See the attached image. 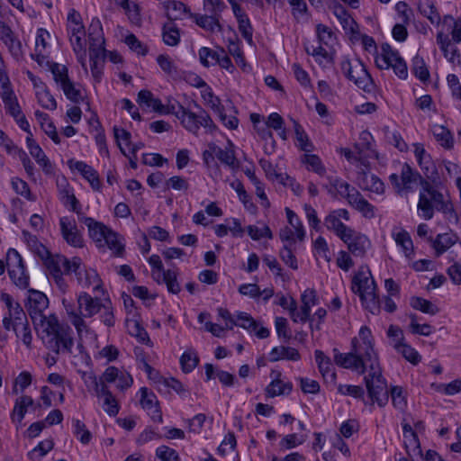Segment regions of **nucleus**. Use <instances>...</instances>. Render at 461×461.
Listing matches in <instances>:
<instances>
[{
  "instance_id": "nucleus-1",
  "label": "nucleus",
  "mask_w": 461,
  "mask_h": 461,
  "mask_svg": "<svg viewBox=\"0 0 461 461\" xmlns=\"http://www.w3.org/2000/svg\"><path fill=\"white\" fill-rule=\"evenodd\" d=\"M389 180L398 194L413 192L415 185L418 184L421 185L417 209L420 212V216L424 220H431L435 210L442 212L449 221L457 220L453 203L449 200H446L440 191L428 180L424 179L408 163H404L402 166L400 176L395 173L391 174Z\"/></svg>"
},
{
  "instance_id": "nucleus-2",
  "label": "nucleus",
  "mask_w": 461,
  "mask_h": 461,
  "mask_svg": "<svg viewBox=\"0 0 461 461\" xmlns=\"http://www.w3.org/2000/svg\"><path fill=\"white\" fill-rule=\"evenodd\" d=\"M40 330L44 334L42 339L50 350L58 355L73 353V330L69 326L60 324L55 314H50L47 324Z\"/></svg>"
},
{
  "instance_id": "nucleus-3",
  "label": "nucleus",
  "mask_w": 461,
  "mask_h": 461,
  "mask_svg": "<svg viewBox=\"0 0 461 461\" xmlns=\"http://www.w3.org/2000/svg\"><path fill=\"white\" fill-rule=\"evenodd\" d=\"M369 373L364 377L368 396L380 407L386 405L389 400L386 380L382 375L379 361H374L367 367Z\"/></svg>"
},
{
  "instance_id": "nucleus-4",
  "label": "nucleus",
  "mask_w": 461,
  "mask_h": 461,
  "mask_svg": "<svg viewBox=\"0 0 461 461\" xmlns=\"http://www.w3.org/2000/svg\"><path fill=\"white\" fill-rule=\"evenodd\" d=\"M340 68L344 76L348 80L354 82L357 87L368 93L373 90V79L360 59L351 61L348 59H345L341 61Z\"/></svg>"
},
{
  "instance_id": "nucleus-5",
  "label": "nucleus",
  "mask_w": 461,
  "mask_h": 461,
  "mask_svg": "<svg viewBox=\"0 0 461 461\" xmlns=\"http://www.w3.org/2000/svg\"><path fill=\"white\" fill-rule=\"evenodd\" d=\"M28 293L25 307L35 329L40 330L50 320V315L44 314L49 307V299L44 293L38 290L30 289Z\"/></svg>"
},
{
  "instance_id": "nucleus-6",
  "label": "nucleus",
  "mask_w": 461,
  "mask_h": 461,
  "mask_svg": "<svg viewBox=\"0 0 461 461\" xmlns=\"http://www.w3.org/2000/svg\"><path fill=\"white\" fill-rule=\"evenodd\" d=\"M194 106L200 110L198 113L185 108L182 110L181 114H177V119L180 120L182 126L194 134L198 133L201 126L208 129L210 132H213L217 127L211 116L196 103H194Z\"/></svg>"
},
{
  "instance_id": "nucleus-7",
  "label": "nucleus",
  "mask_w": 461,
  "mask_h": 461,
  "mask_svg": "<svg viewBox=\"0 0 461 461\" xmlns=\"http://www.w3.org/2000/svg\"><path fill=\"white\" fill-rule=\"evenodd\" d=\"M354 345H351V351L348 353H341L338 348H333V359L336 365L340 367L352 369L363 375L367 370L371 361L367 360L366 356L360 354Z\"/></svg>"
},
{
  "instance_id": "nucleus-8",
  "label": "nucleus",
  "mask_w": 461,
  "mask_h": 461,
  "mask_svg": "<svg viewBox=\"0 0 461 461\" xmlns=\"http://www.w3.org/2000/svg\"><path fill=\"white\" fill-rule=\"evenodd\" d=\"M8 275L14 284L25 289L29 285V276L25 273L22 256L14 249H9L6 255Z\"/></svg>"
},
{
  "instance_id": "nucleus-9",
  "label": "nucleus",
  "mask_w": 461,
  "mask_h": 461,
  "mask_svg": "<svg viewBox=\"0 0 461 461\" xmlns=\"http://www.w3.org/2000/svg\"><path fill=\"white\" fill-rule=\"evenodd\" d=\"M43 261L50 275L61 272V267H63L65 274L73 272L76 276L81 275L80 258L78 257H74L69 260L65 256L50 253Z\"/></svg>"
},
{
  "instance_id": "nucleus-10",
  "label": "nucleus",
  "mask_w": 461,
  "mask_h": 461,
  "mask_svg": "<svg viewBox=\"0 0 461 461\" xmlns=\"http://www.w3.org/2000/svg\"><path fill=\"white\" fill-rule=\"evenodd\" d=\"M356 346V349L360 356H366V359L374 362L378 360V355L374 348V339L370 329L367 326H362L359 330V339L353 338L351 345Z\"/></svg>"
},
{
  "instance_id": "nucleus-11",
  "label": "nucleus",
  "mask_w": 461,
  "mask_h": 461,
  "mask_svg": "<svg viewBox=\"0 0 461 461\" xmlns=\"http://www.w3.org/2000/svg\"><path fill=\"white\" fill-rule=\"evenodd\" d=\"M351 289L354 294L358 295L367 294L368 291H376V284L367 266L360 267L358 271L355 274L352 279Z\"/></svg>"
},
{
  "instance_id": "nucleus-12",
  "label": "nucleus",
  "mask_w": 461,
  "mask_h": 461,
  "mask_svg": "<svg viewBox=\"0 0 461 461\" xmlns=\"http://www.w3.org/2000/svg\"><path fill=\"white\" fill-rule=\"evenodd\" d=\"M340 240L347 244L348 250L355 257H364L371 246V242L366 235L357 232L353 229Z\"/></svg>"
},
{
  "instance_id": "nucleus-13",
  "label": "nucleus",
  "mask_w": 461,
  "mask_h": 461,
  "mask_svg": "<svg viewBox=\"0 0 461 461\" xmlns=\"http://www.w3.org/2000/svg\"><path fill=\"white\" fill-rule=\"evenodd\" d=\"M140 393V402L141 407L147 411L148 415L153 421L162 423V411L156 394L152 391H149L147 387H141Z\"/></svg>"
},
{
  "instance_id": "nucleus-14",
  "label": "nucleus",
  "mask_w": 461,
  "mask_h": 461,
  "mask_svg": "<svg viewBox=\"0 0 461 461\" xmlns=\"http://www.w3.org/2000/svg\"><path fill=\"white\" fill-rule=\"evenodd\" d=\"M0 299L3 303H5V306L8 309L7 313L5 315L3 319V326L6 330H11V325L14 321H23L24 315L26 314L23 311V307L18 302H14L13 297L7 293H2L0 295Z\"/></svg>"
},
{
  "instance_id": "nucleus-15",
  "label": "nucleus",
  "mask_w": 461,
  "mask_h": 461,
  "mask_svg": "<svg viewBox=\"0 0 461 461\" xmlns=\"http://www.w3.org/2000/svg\"><path fill=\"white\" fill-rule=\"evenodd\" d=\"M104 301L98 297H92L89 294L82 292L77 296L78 314L90 318L102 310Z\"/></svg>"
},
{
  "instance_id": "nucleus-16",
  "label": "nucleus",
  "mask_w": 461,
  "mask_h": 461,
  "mask_svg": "<svg viewBox=\"0 0 461 461\" xmlns=\"http://www.w3.org/2000/svg\"><path fill=\"white\" fill-rule=\"evenodd\" d=\"M208 147L212 149L215 157L224 165L228 166L233 171L240 169V163L236 158L235 149L233 143L229 140L228 146L225 149H221L215 143H209Z\"/></svg>"
},
{
  "instance_id": "nucleus-17",
  "label": "nucleus",
  "mask_w": 461,
  "mask_h": 461,
  "mask_svg": "<svg viewBox=\"0 0 461 461\" xmlns=\"http://www.w3.org/2000/svg\"><path fill=\"white\" fill-rule=\"evenodd\" d=\"M59 225L62 237L69 245L77 248L84 246V240L75 222H71L67 217H62L59 220Z\"/></svg>"
},
{
  "instance_id": "nucleus-18",
  "label": "nucleus",
  "mask_w": 461,
  "mask_h": 461,
  "mask_svg": "<svg viewBox=\"0 0 461 461\" xmlns=\"http://www.w3.org/2000/svg\"><path fill=\"white\" fill-rule=\"evenodd\" d=\"M437 43L439 45L444 57L452 64L461 65V55L457 47L451 42L448 35L439 32L437 34Z\"/></svg>"
},
{
  "instance_id": "nucleus-19",
  "label": "nucleus",
  "mask_w": 461,
  "mask_h": 461,
  "mask_svg": "<svg viewBox=\"0 0 461 461\" xmlns=\"http://www.w3.org/2000/svg\"><path fill=\"white\" fill-rule=\"evenodd\" d=\"M78 221L86 225L90 238L95 241L96 246L99 247L110 228L91 217L86 216L85 214L80 216Z\"/></svg>"
},
{
  "instance_id": "nucleus-20",
  "label": "nucleus",
  "mask_w": 461,
  "mask_h": 461,
  "mask_svg": "<svg viewBox=\"0 0 461 461\" xmlns=\"http://www.w3.org/2000/svg\"><path fill=\"white\" fill-rule=\"evenodd\" d=\"M358 186L366 191L383 194L384 193V182L375 175L369 172L361 171L357 175Z\"/></svg>"
},
{
  "instance_id": "nucleus-21",
  "label": "nucleus",
  "mask_w": 461,
  "mask_h": 461,
  "mask_svg": "<svg viewBox=\"0 0 461 461\" xmlns=\"http://www.w3.org/2000/svg\"><path fill=\"white\" fill-rule=\"evenodd\" d=\"M70 167L77 170L82 176L87 180L94 190L98 191L101 187L98 172L84 161H69Z\"/></svg>"
},
{
  "instance_id": "nucleus-22",
  "label": "nucleus",
  "mask_w": 461,
  "mask_h": 461,
  "mask_svg": "<svg viewBox=\"0 0 461 461\" xmlns=\"http://www.w3.org/2000/svg\"><path fill=\"white\" fill-rule=\"evenodd\" d=\"M0 39L8 48L14 56H19L22 53V44L15 37L14 32L5 22L0 21Z\"/></svg>"
},
{
  "instance_id": "nucleus-23",
  "label": "nucleus",
  "mask_w": 461,
  "mask_h": 461,
  "mask_svg": "<svg viewBox=\"0 0 461 461\" xmlns=\"http://www.w3.org/2000/svg\"><path fill=\"white\" fill-rule=\"evenodd\" d=\"M59 200L65 206H69L70 210L77 214L78 219L84 213L81 212V204L73 193V189L64 181V185L58 184Z\"/></svg>"
},
{
  "instance_id": "nucleus-24",
  "label": "nucleus",
  "mask_w": 461,
  "mask_h": 461,
  "mask_svg": "<svg viewBox=\"0 0 461 461\" xmlns=\"http://www.w3.org/2000/svg\"><path fill=\"white\" fill-rule=\"evenodd\" d=\"M275 375V378L265 389L266 395L272 398L283 394H289L293 390V384L291 382H283L279 378L281 376L279 371H272L271 375Z\"/></svg>"
},
{
  "instance_id": "nucleus-25",
  "label": "nucleus",
  "mask_w": 461,
  "mask_h": 461,
  "mask_svg": "<svg viewBox=\"0 0 461 461\" xmlns=\"http://www.w3.org/2000/svg\"><path fill=\"white\" fill-rule=\"evenodd\" d=\"M167 10V16L170 21L181 20L185 17L194 16L190 8L180 1H167L164 3Z\"/></svg>"
},
{
  "instance_id": "nucleus-26",
  "label": "nucleus",
  "mask_w": 461,
  "mask_h": 461,
  "mask_svg": "<svg viewBox=\"0 0 461 461\" xmlns=\"http://www.w3.org/2000/svg\"><path fill=\"white\" fill-rule=\"evenodd\" d=\"M80 270L81 275L76 276L77 282L84 287L94 286V291H99L102 288V280L93 268L86 269L82 266V260L80 259Z\"/></svg>"
},
{
  "instance_id": "nucleus-27",
  "label": "nucleus",
  "mask_w": 461,
  "mask_h": 461,
  "mask_svg": "<svg viewBox=\"0 0 461 461\" xmlns=\"http://www.w3.org/2000/svg\"><path fill=\"white\" fill-rule=\"evenodd\" d=\"M457 236L453 232L440 233L434 240L430 239L435 254L439 257L457 241Z\"/></svg>"
},
{
  "instance_id": "nucleus-28",
  "label": "nucleus",
  "mask_w": 461,
  "mask_h": 461,
  "mask_svg": "<svg viewBox=\"0 0 461 461\" xmlns=\"http://www.w3.org/2000/svg\"><path fill=\"white\" fill-rule=\"evenodd\" d=\"M95 395L103 399V408L104 411L109 416H116L120 411L119 403L116 398L113 395L112 392L108 389L107 385L103 386L100 390L95 393Z\"/></svg>"
},
{
  "instance_id": "nucleus-29",
  "label": "nucleus",
  "mask_w": 461,
  "mask_h": 461,
  "mask_svg": "<svg viewBox=\"0 0 461 461\" xmlns=\"http://www.w3.org/2000/svg\"><path fill=\"white\" fill-rule=\"evenodd\" d=\"M315 360L318 365L319 371L324 379L330 378V382H335L336 373L333 370L331 360L321 350H315Z\"/></svg>"
},
{
  "instance_id": "nucleus-30",
  "label": "nucleus",
  "mask_w": 461,
  "mask_h": 461,
  "mask_svg": "<svg viewBox=\"0 0 461 461\" xmlns=\"http://www.w3.org/2000/svg\"><path fill=\"white\" fill-rule=\"evenodd\" d=\"M11 330L14 331L16 337L20 338L28 348H31L32 335L26 314L24 318H23V321H14L11 325Z\"/></svg>"
},
{
  "instance_id": "nucleus-31",
  "label": "nucleus",
  "mask_w": 461,
  "mask_h": 461,
  "mask_svg": "<svg viewBox=\"0 0 461 461\" xmlns=\"http://www.w3.org/2000/svg\"><path fill=\"white\" fill-rule=\"evenodd\" d=\"M269 357L271 362H276L281 359L298 361L301 358V355L296 348L285 346L273 348L269 353Z\"/></svg>"
},
{
  "instance_id": "nucleus-32",
  "label": "nucleus",
  "mask_w": 461,
  "mask_h": 461,
  "mask_svg": "<svg viewBox=\"0 0 461 461\" xmlns=\"http://www.w3.org/2000/svg\"><path fill=\"white\" fill-rule=\"evenodd\" d=\"M334 15L338 18L340 24L345 31H348L352 34L358 32V25L356 21L351 17L348 12L341 5H337L334 7Z\"/></svg>"
},
{
  "instance_id": "nucleus-33",
  "label": "nucleus",
  "mask_w": 461,
  "mask_h": 461,
  "mask_svg": "<svg viewBox=\"0 0 461 461\" xmlns=\"http://www.w3.org/2000/svg\"><path fill=\"white\" fill-rule=\"evenodd\" d=\"M137 103L140 106L152 108V110L161 114V110L164 109V104L158 98H155L154 95L149 90H140L138 94Z\"/></svg>"
},
{
  "instance_id": "nucleus-34",
  "label": "nucleus",
  "mask_w": 461,
  "mask_h": 461,
  "mask_svg": "<svg viewBox=\"0 0 461 461\" xmlns=\"http://www.w3.org/2000/svg\"><path fill=\"white\" fill-rule=\"evenodd\" d=\"M324 225L328 230H333L335 234L339 238L343 239L348 232H351V228L345 225L340 220L330 212L324 219Z\"/></svg>"
},
{
  "instance_id": "nucleus-35",
  "label": "nucleus",
  "mask_w": 461,
  "mask_h": 461,
  "mask_svg": "<svg viewBox=\"0 0 461 461\" xmlns=\"http://www.w3.org/2000/svg\"><path fill=\"white\" fill-rule=\"evenodd\" d=\"M33 399L29 395H23L16 399L14 407L11 415L12 420H17L19 423L23 420L27 408L33 404Z\"/></svg>"
},
{
  "instance_id": "nucleus-36",
  "label": "nucleus",
  "mask_w": 461,
  "mask_h": 461,
  "mask_svg": "<svg viewBox=\"0 0 461 461\" xmlns=\"http://www.w3.org/2000/svg\"><path fill=\"white\" fill-rule=\"evenodd\" d=\"M107 247L109 249L113 250L115 256H122L124 251V245L119 240L118 234L109 230L108 232H106V235L104 239L103 240V242L101 245H99L98 248H105Z\"/></svg>"
},
{
  "instance_id": "nucleus-37",
  "label": "nucleus",
  "mask_w": 461,
  "mask_h": 461,
  "mask_svg": "<svg viewBox=\"0 0 461 461\" xmlns=\"http://www.w3.org/2000/svg\"><path fill=\"white\" fill-rule=\"evenodd\" d=\"M362 305L365 309L374 315H377L381 312L380 299L376 291H368L367 294L359 295Z\"/></svg>"
},
{
  "instance_id": "nucleus-38",
  "label": "nucleus",
  "mask_w": 461,
  "mask_h": 461,
  "mask_svg": "<svg viewBox=\"0 0 461 461\" xmlns=\"http://www.w3.org/2000/svg\"><path fill=\"white\" fill-rule=\"evenodd\" d=\"M163 42L171 47L177 46L180 42V32L173 23L164 24L162 28Z\"/></svg>"
},
{
  "instance_id": "nucleus-39",
  "label": "nucleus",
  "mask_w": 461,
  "mask_h": 461,
  "mask_svg": "<svg viewBox=\"0 0 461 461\" xmlns=\"http://www.w3.org/2000/svg\"><path fill=\"white\" fill-rule=\"evenodd\" d=\"M192 19L194 20L195 23L207 31L213 32L215 29L218 31H221V25L216 16L211 14V15H199L194 14V16H191Z\"/></svg>"
},
{
  "instance_id": "nucleus-40",
  "label": "nucleus",
  "mask_w": 461,
  "mask_h": 461,
  "mask_svg": "<svg viewBox=\"0 0 461 461\" xmlns=\"http://www.w3.org/2000/svg\"><path fill=\"white\" fill-rule=\"evenodd\" d=\"M396 244L402 247L403 253L407 258H411L414 254L413 243L410 234L405 230H402L396 234H393Z\"/></svg>"
},
{
  "instance_id": "nucleus-41",
  "label": "nucleus",
  "mask_w": 461,
  "mask_h": 461,
  "mask_svg": "<svg viewBox=\"0 0 461 461\" xmlns=\"http://www.w3.org/2000/svg\"><path fill=\"white\" fill-rule=\"evenodd\" d=\"M418 9L432 24H439L440 15L436 6L429 0L420 1Z\"/></svg>"
},
{
  "instance_id": "nucleus-42",
  "label": "nucleus",
  "mask_w": 461,
  "mask_h": 461,
  "mask_svg": "<svg viewBox=\"0 0 461 461\" xmlns=\"http://www.w3.org/2000/svg\"><path fill=\"white\" fill-rule=\"evenodd\" d=\"M411 306L423 313L435 315L438 312V308L427 299L419 296H412L410 300Z\"/></svg>"
},
{
  "instance_id": "nucleus-43",
  "label": "nucleus",
  "mask_w": 461,
  "mask_h": 461,
  "mask_svg": "<svg viewBox=\"0 0 461 461\" xmlns=\"http://www.w3.org/2000/svg\"><path fill=\"white\" fill-rule=\"evenodd\" d=\"M411 71L421 82L425 83L429 80V71L423 58L419 55L412 59Z\"/></svg>"
},
{
  "instance_id": "nucleus-44",
  "label": "nucleus",
  "mask_w": 461,
  "mask_h": 461,
  "mask_svg": "<svg viewBox=\"0 0 461 461\" xmlns=\"http://www.w3.org/2000/svg\"><path fill=\"white\" fill-rule=\"evenodd\" d=\"M157 62L162 71L173 78L179 77V69L171 58L167 54H160L157 57Z\"/></svg>"
},
{
  "instance_id": "nucleus-45",
  "label": "nucleus",
  "mask_w": 461,
  "mask_h": 461,
  "mask_svg": "<svg viewBox=\"0 0 461 461\" xmlns=\"http://www.w3.org/2000/svg\"><path fill=\"white\" fill-rule=\"evenodd\" d=\"M181 369L185 374L192 372L199 364V357L194 350L185 351L180 357Z\"/></svg>"
},
{
  "instance_id": "nucleus-46",
  "label": "nucleus",
  "mask_w": 461,
  "mask_h": 461,
  "mask_svg": "<svg viewBox=\"0 0 461 461\" xmlns=\"http://www.w3.org/2000/svg\"><path fill=\"white\" fill-rule=\"evenodd\" d=\"M394 349L414 366L418 365L421 361V356L419 352L405 342L398 344Z\"/></svg>"
},
{
  "instance_id": "nucleus-47",
  "label": "nucleus",
  "mask_w": 461,
  "mask_h": 461,
  "mask_svg": "<svg viewBox=\"0 0 461 461\" xmlns=\"http://www.w3.org/2000/svg\"><path fill=\"white\" fill-rule=\"evenodd\" d=\"M404 448L407 455L410 457L412 456H422V450L420 447V442L417 434H409L407 438H404L403 441Z\"/></svg>"
},
{
  "instance_id": "nucleus-48",
  "label": "nucleus",
  "mask_w": 461,
  "mask_h": 461,
  "mask_svg": "<svg viewBox=\"0 0 461 461\" xmlns=\"http://www.w3.org/2000/svg\"><path fill=\"white\" fill-rule=\"evenodd\" d=\"M11 185L17 194L28 201L34 202L36 200V196L32 194L29 185L22 178L13 177L11 179Z\"/></svg>"
},
{
  "instance_id": "nucleus-49",
  "label": "nucleus",
  "mask_w": 461,
  "mask_h": 461,
  "mask_svg": "<svg viewBox=\"0 0 461 461\" xmlns=\"http://www.w3.org/2000/svg\"><path fill=\"white\" fill-rule=\"evenodd\" d=\"M68 21L71 23L68 29L69 34L85 35V27L82 23L81 15L77 11L71 9L68 15Z\"/></svg>"
},
{
  "instance_id": "nucleus-50",
  "label": "nucleus",
  "mask_w": 461,
  "mask_h": 461,
  "mask_svg": "<svg viewBox=\"0 0 461 461\" xmlns=\"http://www.w3.org/2000/svg\"><path fill=\"white\" fill-rule=\"evenodd\" d=\"M198 54L201 64L205 68H209L211 65L216 64L221 56V49L219 50H213L207 47H202Z\"/></svg>"
},
{
  "instance_id": "nucleus-51",
  "label": "nucleus",
  "mask_w": 461,
  "mask_h": 461,
  "mask_svg": "<svg viewBox=\"0 0 461 461\" xmlns=\"http://www.w3.org/2000/svg\"><path fill=\"white\" fill-rule=\"evenodd\" d=\"M285 213L289 224L295 230L296 237L300 241L305 238V230L298 215L290 208H285Z\"/></svg>"
},
{
  "instance_id": "nucleus-52",
  "label": "nucleus",
  "mask_w": 461,
  "mask_h": 461,
  "mask_svg": "<svg viewBox=\"0 0 461 461\" xmlns=\"http://www.w3.org/2000/svg\"><path fill=\"white\" fill-rule=\"evenodd\" d=\"M50 71L53 75L55 82L61 87L67 82L70 81L68 77V69L66 66L59 63H52L50 66Z\"/></svg>"
},
{
  "instance_id": "nucleus-53",
  "label": "nucleus",
  "mask_w": 461,
  "mask_h": 461,
  "mask_svg": "<svg viewBox=\"0 0 461 461\" xmlns=\"http://www.w3.org/2000/svg\"><path fill=\"white\" fill-rule=\"evenodd\" d=\"M163 283L166 284L168 293L177 294L180 291V285L177 281V273L175 270L167 269L163 273Z\"/></svg>"
},
{
  "instance_id": "nucleus-54",
  "label": "nucleus",
  "mask_w": 461,
  "mask_h": 461,
  "mask_svg": "<svg viewBox=\"0 0 461 461\" xmlns=\"http://www.w3.org/2000/svg\"><path fill=\"white\" fill-rule=\"evenodd\" d=\"M436 140L446 149L453 147V136L444 126H436L433 131Z\"/></svg>"
},
{
  "instance_id": "nucleus-55",
  "label": "nucleus",
  "mask_w": 461,
  "mask_h": 461,
  "mask_svg": "<svg viewBox=\"0 0 461 461\" xmlns=\"http://www.w3.org/2000/svg\"><path fill=\"white\" fill-rule=\"evenodd\" d=\"M72 425L74 428V434L77 437L79 441L84 445L88 444L92 439V434L86 429L85 423L79 420L73 419Z\"/></svg>"
},
{
  "instance_id": "nucleus-56",
  "label": "nucleus",
  "mask_w": 461,
  "mask_h": 461,
  "mask_svg": "<svg viewBox=\"0 0 461 461\" xmlns=\"http://www.w3.org/2000/svg\"><path fill=\"white\" fill-rule=\"evenodd\" d=\"M102 309L103 312L100 314L101 321L109 328L113 327L115 325V317L112 302L109 298L104 300Z\"/></svg>"
},
{
  "instance_id": "nucleus-57",
  "label": "nucleus",
  "mask_w": 461,
  "mask_h": 461,
  "mask_svg": "<svg viewBox=\"0 0 461 461\" xmlns=\"http://www.w3.org/2000/svg\"><path fill=\"white\" fill-rule=\"evenodd\" d=\"M31 156L36 160V162L39 164L40 167H41L42 170L46 174H50L52 171V166L48 158V157L45 155L41 148L36 149L35 147H32V150L30 151Z\"/></svg>"
},
{
  "instance_id": "nucleus-58",
  "label": "nucleus",
  "mask_w": 461,
  "mask_h": 461,
  "mask_svg": "<svg viewBox=\"0 0 461 461\" xmlns=\"http://www.w3.org/2000/svg\"><path fill=\"white\" fill-rule=\"evenodd\" d=\"M382 55L377 57V62L383 61V64H380V69H388L390 68V62H392V59L398 56L399 52L397 50H393L392 47L388 43H384L381 46Z\"/></svg>"
},
{
  "instance_id": "nucleus-59",
  "label": "nucleus",
  "mask_w": 461,
  "mask_h": 461,
  "mask_svg": "<svg viewBox=\"0 0 461 461\" xmlns=\"http://www.w3.org/2000/svg\"><path fill=\"white\" fill-rule=\"evenodd\" d=\"M294 128L300 149L305 152H310L312 150V145L310 142L306 132L301 124L296 121H294Z\"/></svg>"
},
{
  "instance_id": "nucleus-60",
  "label": "nucleus",
  "mask_w": 461,
  "mask_h": 461,
  "mask_svg": "<svg viewBox=\"0 0 461 461\" xmlns=\"http://www.w3.org/2000/svg\"><path fill=\"white\" fill-rule=\"evenodd\" d=\"M292 247L293 246L284 244L283 248L280 249L279 257L286 266L294 270H296L298 269V262L293 252Z\"/></svg>"
},
{
  "instance_id": "nucleus-61",
  "label": "nucleus",
  "mask_w": 461,
  "mask_h": 461,
  "mask_svg": "<svg viewBox=\"0 0 461 461\" xmlns=\"http://www.w3.org/2000/svg\"><path fill=\"white\" fill-rule=\"evenodd\" d=\"M384 134L388 143L393 145L402 152L407 150L408 146L397 131H390L388 127H385Z\"/></svg>"
},
{
  "instance_id": "nucleus-62",
  "label": "nucleus",
  "mask_w": 461,
  "mask_h": 461,
  "mask_svg": "<svg viewBox=\"0 0 461 461\" xmlns=\"http://www.w3.org/2000/svg\"><path fill=\"white\" fill-rule=\"evenodd\" d=\"M89 41H97V43H104L103 36V27L97 17L92 19L89 26Z\"/></svg>"
},
{
  "instance_id": "nucleus-63",
  "label": "nucleus",
  "mask_w": 461,
  "mask_h": 461,
  "mask_svg": "<svg viewBox=\"0 0 461 461\" xmlns=\"http://www.w3.org/2000/svg\"><path fill=\"white\" fill-rule=\"evenodd\" d=\"M443 24L452 27L451 35L452 40L458 43L461 41V17L455 20L451 15H445L443 17Z\"/></svg>"
},
{
  "instance_id": "nucleus-64",
  "label": "nucleus",
  "mask_w": 461,
  "mask_h": 461,
  "mask_svg": "<svg viewBox=\"0 0 461 461\" xmlns=\"http://www.w3.org/2000/svg\"><path fill=\"white\" fill-rule=\"evenodd\" d=\"M303 162L308 166L309 169H312L320 176H323L326 172L325 167L317 155L305 154Z\"/></svg>"
}]
</instances>
